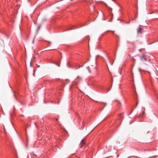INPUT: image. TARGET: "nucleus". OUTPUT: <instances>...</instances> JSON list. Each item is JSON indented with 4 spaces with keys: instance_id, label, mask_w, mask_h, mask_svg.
Listing matches in <instances>:
<instances>
[{
    "instance_id": "39448f33",
    "label": "nucleus",
    "mask_w": 158,
    "mask_h": 158,
    "mask_svg": "<svg viewBox=\"0 0 158 158\" xmlns=\"http://www.w3.org/2000/svg\"><path fill=\"white\" fill-rule=\"evenodd\" d=\"M141 60L142 61L144 60H146V58L145 56L144 55H143V56L141 58Z\"/></svg>"
},
{
    "instance_id": "f8f14e48",
    "label": "nucleus",
    "mask_w": 158,
    "mask_h": 158,
    "mask_svg": "<svg viewBox=\"0 0 158 158\" xmlns=\"http://www.w3.org/2000/svg\"><path fill=\"white\" fill-rule=\"evenodd\" d=\"M57 120H58V119H56V121H57Z\"/></svg>"
},
{
    "instance_id": "f03ea898",
    "label": "nucleus",
    "mask_w": 158,
    "mask_h": 158,
    "mask_svg": "<svg viewBox=\"0 0 158 158\" xmlns=\"http://www.w3.org/2000/svg\"><path fill=\"white\" fill-rule=\"evenodd\" d=\"M85 144V142L83 140H82L80 144V146L81 148H82Z\"/></svg>"
},
{
    "instance_id": "423d86ee",
    "label": "nucleus",
    "mask_w": 158,
    "mask_h": 158,
    "mask_svg": "<svg viewBox=\"0 0 158 158\" xmlns=\"http://www.w3.org/2000/svg\"><path fill=\"white\" fill-rule=\"evenodd\" d=\"M81 67V66L80 65H79V67H78V68H80Z\"/></svg>"
},
{
    "instance_id": "7ed1b4c3",
    "label": "nucleus",
    "mask_w": 158,
    "mask_h": 158,
    "mask_svg": "<svg viewBox=\"0 0 158 158\" xmlns=\"http://www.w3.org/2000/svg\"><path fill=\"white\" fill-rule=\"evenodd\" d=\"M78 79L81 80V78L79 77H77V79L75 80V81L74 82V83L76 85H77L78 83V82L77 81V80Z\"/></svg>"
},
{
    "instance_id": "9d476101",
    "label": "nucleus",
    "mask_w": 158,
    "mask_h": 158,
    "mask_svg": "<svg viewBox=\"0 0 158 158\" xmlns=\"http://www.w3.org/2000/svg\"><path fill=\"white\" fill-rule=\"evenodd\" d=\"M89 73H91V72H90V70H89Z\"/></svg>"
},
{
    "instance_id": "9b49d317",
    "label": "nucleus",
    "mask_w": 158,
    "mask_h": 158,
    "mask_svg": "<svg viewBox=\"0 0 158 158\" xmlns=\"http://www.w3.org/2000/svg\"><path fill=\"white\" fill-rule=\"evenodd\" d=\"M34 40H33V43L34 42Z\"/></svg>"
},
{
    "instance_id": "1a4fd4ad",
    "label": "nucleus",
    "mask_w": 158,
    "mask_h": 158,
    "mask_svg": "<svg viewBox=\"0 0 158 158\" xmlns=\"http://www.w3.org/2000/svg\"><path fill=\"white\" fill-rule=\"evenodd\" d=\"M137 104H138V103H136V106H137Z\"/></svg>"
},
{
    "instance_id": "20e7f679",
    "label": "nucleus",
    "mask_w": 158,
    "mask_h": 158,
    "mask_svg": "<svg viewBox=\"0 0 158 158\" xmlns=\"http://www.w3.org/2000/svg\"><path fill=\"white\" fill-rule=\"evenodd\" d=\"M142 28L140 27H139L137 30V31L138 33H141L142 31Z\"/></svg>"
},
{
    "instance_id": "0eeeda50",
    "label": "nucleus",
    "mask_w": 158,
    "mask_h": 158,
    "mask_svg": "<svg viewBox=\"0 0 158 158\" xmlns=\"http://www.w3.org/2000/svg\"><path fill=\"white\" fill-rule=\"evenodd\" d=\"M14 96H15V98H16V97L15 94H14Z\"/></svg>"
},
{
    "instance_id": "6e6552de",
    "label": "nucleus",
    "mask_w": 158,
    "mask_h": 158,
    "mask_svg": "<svg viewBox=\"0 0 158 158\" xmlns=\"http://www.w3.org/2000/svg\"><path fill=\"white\" fill-rule=\"evenodd\" d=\"M130 23V22H128L127 23Z\"/></svg>"
},
{
    "instance_id": "f257e3e1",
    "label": "nucleus",
    "mask_w": 158,
    "mask_h": 158,
    "mask_svg": "<svg viewBox=\"0 0 158 158\" xmlns=\"http://www.w3.org/2000/svg\"><path fill=\"white\" fill-rule=\"evenodd\" d=\"M78 28H79V27H77V26H73L71 27L67 28V31H69V30H71L75 29Z\"/></svg>"
},
{
    "instance_id": "ddd939ff",
    "label": "nucleus",
    "mask_w": 158,
    "mask_h": 158,
    "mask_svg": "<svg viewBox=\"0 0 158 158\" xmlns=\"http://www.w3.org/2000/svg\"><path fill=\"white\" fill-rule=\"evenodd\" d=\"M40 28V27H39V28H38V29Z\"/></svg>"
}]
</instances>
